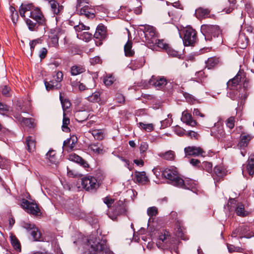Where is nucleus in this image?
<instances>
[{"instance_id":"1","label":"nucleus","mask_w":254,"mask_h":254,"mask_svg":"<svg viewBox=\"0 0 254 254\" xmlns=\"http://www.w3.org/2000/svg\"><path fill=\"white\" fill-rule=\"evenodd\" d=\"M87 245L88 250L85 252V254H112L106 245V241L97 238L96 235L90 236L87 239Z\"/></svg>"},{"instance_id":"2","label":"nucleus","mask_w":254,"mask_h":254,"mask_svg":"<svg viewBox=\"0 0 254 254\" xmlns=\"http://www.w3.org/2000/svg\"><path fill=\"white\" fill-rule=\"evenodd\" d=\"M197 40V33L195 29L188 26L183 30V41L185 46H193Z\"/></svg>"},{"instance_id":"3","label":"nucleus","mask_w":254,"mask_h":254,"mask_svg":"<svg viewBox=\"0 0 254 254\" xmlns=\"http://www.w3.org/2000/svg\"><path fill=\"white\" fill-rule=\"evenodd\" d=\"M201 32L205 39L211 41L212 37H218L221 34L219 27L216 25L203 24L201 26Z\"/></svg>"},{"instance_id":"4","label":"nucleus","mask_w":254,"mask_h":254,"mask_svg":"<svg viewBox=\"0 0 254 254\" xmlns=\"http://www.w3.org/2000/svg\"><path fill=\"white\" fill-rule=\"evenodd\" d=\"M162 175L165 178L169 180L171 182V184L174 186L176 187L177 185H178V183L183 182L182 178L179 177L178 171L175 167L165 169L162 173Z\"/></svg>"},{"instance_id":"5","label":"nucleus","mask_w":254,"mask_h":254,"mask_svg":"<svg viewBox=\"0 0 254 254\" xmlns=\"http://www.w3.org/2000/svg\"><path fill=\"white\" fill-rule=\"evenodd\" d=\"M63 79V74L61 71H58L53 75V79L49 81H45L44 84L47 91L58 90L61 87V81Z\"/></svg>"},{"instance_id":"6","label":"nucleus","mask_w":254,"mask_h":254,"mask_svg":"<svg viewBox=\"0 0 254 254\" xmlns=\"http://www.w3.org/2000/svg\"><path fill=\"white\" fill-rule=\"evenodd\" d=\"M81 185L86 190L93 191L99 187V183L97 179L92 176H88L81 180Z\"/></svg>"},{"instance_id":"7","label":"nucleus","mask_w":254,"mask_h":254,"mask_svg":"<svg viewBox=\"0 0 254 254\" xmlns=\"http://www.w3.org/2000/svg\"><path fill=\"white\" fill-rule=\"evenodd\" d=\"M21 206L28 213L39 215L41 213L40 208L34 201L30 202L25 199L21 200Z\"/></svg>"},{"instance_id":"8","label":"nucleus","mask_w":254,"mask_h":254,"mask_svg":"<svg viewBox=\"0 0 254 254\" xmlns=\"http://www.w3.org/2000/svg\"><path fill=\"white\" fill-rule=\"evenodd\" d=\"M211 135L216 138L219 141L225 140L226 135L224 130L223 126L221 123L217 122L214 124V127L211 128Z\"/></svg>"},{"instance_id":"9","label":"nucleus","mask_w":254,"mask_h":254,"mask_svg":"<svg viewBox=\"0 0 254 254\" xmlns=\"http://www.w3.org/2000/svg\"><path fill=\"white\" fill-rule=\"evenodd\" d=\"M22 227L28 231L31 230V235L34 241H42L41 234L34 224L24 223Z\"/></svg>"},{"instance_id":"10","label":"nucleus","mask_w":254,"mask_h":254,"mask_svg":"<svg viewBox=\"0 0 254 254\" xmlns=\"http://www.w3.org/2000/svg\"><path fill=\"white\" fill-rule=\"evenodd\" d=\"M149 84L155 87L157 89H161L164 87L167 83V80L164 77H155L152 76L148 81Z\"/></svg>"},{"instance_id":"11","label":"nucleus","mask_w":254,"mask_h":254,"mask_svg":"<svg viewBox=\"0 0 254 254\" xmlns=\"http://www.w3.org/2000/svg\"><path fill=\"white\" fill-rule=\"evenodd\" d=\"M29 17L35 20L39 25L45 24V19L39 8H33L32 7L30 12Z\"/></svg>"},{"instance_id":"12","label":"nucleus","mask_w":254,"mask_h":254,"mask_svg":"<svg viewBox=\"0 0 254 254\" xmlns=\"http://www.w3.org/2000/svg\"><path fill=\"white\" fill-rule=\"evenodd\" d=\"M242 173L246 176L248 173L250 176H253L254 174V154H252L245 165L243 166Z\"/></svg>"},{"instance_id":"13","label":"nucleus","mask_w":254,"mask_h":254,"mask_svg":"<svg viewBox=\"0 0 254 254\" xmlns=\"http://www.w3.org/2000/svg\"><path fill=\"white\" fill-rule=\"evenodd\" d=\"M144 35L148 42L150 44H154L156 38V34L154 28L150 26L144 27Z\"/></svg>"},{"instance_id":"14","label":"nucleus","mask_w":254,"mask_h":254,"mask_svg":"<svg viewBox=\"0 0 254 254\" xmlns=\"http://www.w3.org/2000/svg\"><path fill=\"white\" fill-rule=\"evenodd\" d=\"M182 183H178V185L176 187L181 188L184 189L190 190L192 192L197 193L198 191L196 187V183L192 180L186 179L184 180L182 179Z\"/></svg>"},{"instance_id":"15","label":"nucleus","mask_w":254,"mask_h":254,"mask_svg":"<svg viewBox=\"0 0 254 254\" xmlns=\"http://www.w3.org/2000/svg\"><path fill=\"white\" fill-rule=\"evenodd\" d=\"M181 121L187 125L191 127H194L197 125L196 121L193 119L191 114L188 113L187 110L182 112Z\"/></svg>"},{"instance_id":"16","label":"nucleus","mask_w":254,"mask_h":254,"mask_svg":"<svg viewBox=\"0 0 254 254\" xmlns=\"http://www.w3.org/2000/svg\"><path fill=\"white\" fill-rule=\"evenodd\" d=\"M79 13L88 18H93L95 17V10L91 6L86 5L81 8Z\"/></svg>"},{"instance_id":"17","label":"nucleus","mask_w":254,"mask_h":254,"mask_svg":"<svg viewBox=\"0 0 254 254\" xmlns=\"http://www.w3.org/2000/svg\"><path fill=\"white\" fill-rule=\"evenodd\" d=\"M184 150L186 155L189 156H198L202 155L204 152L202 148L196 146H189L186 147Z\"/></svg>"},{"instance_id":"18","label":"nucleus","mask_w":254,"mask_h":254,"mask_svg":"<svg viewBox=\"0 0 254 254\" xmlns=\"http://www.w3.org/2000/svg\"><path fill=\"white\" fill-rule=\"evenodd\" d=\"M252 139V136L248 133L243 132L240 136V140L238 144V146L240 148H244L247 146L250 140Z\"/></svg>"},{"instance_id":"19","label":"nucleus","mask_w":254,"mask_h":254,"mask_svg":"<svg viewBox=\"0 0 254 254\" xmlns=\"http://www.w3.org/2000/svg\"><path fill=\"white\" fill-rule=\"evenodd\" d=\"M106 36V28L102 24H100L96 28L94 37L96 39H104Z\"/></svg>"},{"instance_id":"20","label":"nucleus","mask_w":254,"mask_h":254,"mask_svg":"<svg viewBox=\"0 0 254 254\" xmlns=\"http://www.w3.org/2000/svg\"><path fill=\"white\" fill-rule=\"evenodd\" d=\"M210 12V10L208 8H204L200 7L195 10V15L198 19H203L208 17Z\"/></svg>"},{"instance_id":"21","label":"nucleus","mask_w":254,"mask_h":254,"mask_svg":"<svg viewBox=\"0 0 254 254\" xmlns=\"http://www.w3.org/2000/svg\"><path fill=\"white\" fill-rule=\"evenodd\" d=\"M59 29H51L49 38L53 46H56L59 42Z\"/></svg>"},{"instance_id":"22","label":"nucleus","mask_w":254,"mask_h":254,"mask_svg":"<svg viewBox=\"0 0 254 254\" xmlns=\"http://www.w3.org/2000/svg\"><path fill=\"white\" fill-rule=\"evenodd\" d=\"M235 212L238 216L245 217L249 215L248 211L245 210L244 205L242 203H238L235 208Z\"/></svg>"},{"instance_id":"23","label":"nucleus","mask_w":254,"mask_h":254,"mask_svg":"<svg viewBox=\"0 0 254 254\" xmlns=\"http://www.w3.org/2000/svg\"><path fill=\"white\" fill-rule=\"evenodd\" d=\"M69 159L73 162L80 164L84 168L88 167V164L87 163V162L81 157L75 154H72L70 155Z\"/></svg>"},{"instance_id":"24","label":"nucleus","mask_w":254,"mask_h":254,"mask_svg":"<svg viewBox=\"0 0 254 254\" xmlns=\"http://www.w3.org/2000/svg\"><path fill=\"white\" fill-rule=\"evenodd\" d=\"M51 10L55 14H59L63 9V6L55 0H51L50 1Z\"/></svg>"},{"instance_id":"25","label":"nucleus","mask_w":254,"mask_h":254,"mask_svg":"<svg viewBox=\"0 0 254 254\" xmlns=\"http://www.w3.org/2000/svg\"><path fill=\"white\" fill-rule=\"evenodd\" d=\"M135 178L136 181L142 185H145L149 181V180L146 176V174L144 172H136L135 174Z\"/></svg>"},{"instance_id":"26","label":"nucleus","mask_w":254,"mask_h":254,"mask_svg":"<svg viewBox=\"0 0 254 254\" xmlns=\"http://www.w3.org/2000/svg\"><path fill=\"white\" fill-rule=\"evenodd\" d=\"M26 148L29 152H32L35 149L36 141L31 136H28L25 141Z\"/></svg>"},{"instance_id":"27","label":"nucleus","mask_w":254,"mask_h":254,"mask_svg":"<svg viewBox=\"0 0 254 254\" xmlns=\"http://www.w3.org/2000/svg\"><path fill=\"white\" fill-rule=\"evenodd\" d=\"M170 239V236L169 232L163 230L159 233L158 236V243L160 244L161 242L167 244Z\"/></svg>"},{"instance_id":"28","label":"nucleus","mask_w":254,"mask_h":254,"mask_svg":"<svg viewBox=\"0 0 254 254\" xmlns=\"http://www.w3.org/2000/svg\"><path fill=\"white\" fill-rule=\"evenodd\" d=\"M75 116L77 121L82 122L88 119L89 114L86 111H79L76 113Z\"/></svg>"},{"instance_id":"29","label":"nucleus","mask_w":254,"mask_h":254,"mask_svg":"<svg viewBox=\"0 0 254 254\" xmlns=\"http://www.w3.org/2000/svg\"><path fill=\"white\" fill-rule=\"evenodd\" d=\"M85 68L81 65H74L71 67L70 72L72 75H77L84 72Z\"/></svg>"},{"instance_id":"30","label":"nucleus","mask_w":254,"mask_h":254,"mask_svg":"<svg viewBox=\"0 0 254 254\" xmlns=\"http://www.w3.org/2000/svg\"><path fill=\"white\" fill-rule=\"evenodd\" d=\"M132 43L131 41H128L124 46L125 54L127 57H131L134 54V51L132 49Z\"/></svg>"},{"instance_id":"31","label":"nucleus","mask_w":254,"mask_h":254,"mask_svg":"<svg viewBox=\"0 0 254 254\" xmlns=\"http://www.w3.org/2000/svg\"><path fill=\"white\" fill-rule=\"evenodd\" d=\"M158 155L163 159L168 161L174 160L175 157V152L172 150L167 151L165 153H160Z\"/></svg>"},{"instance_id":"32","label":"nucleus","mask_w":254,"mask_h":254,"mask_svg":"<svg viewBox=\"0 0 254 254\" xmlns=\"http://www.w3.org/2000/svg\"><path fill=\"white\" fill-rule=\"evenodd\" d=\"M32 7V4H21L19 10L20 16L25 17V13L27 11L31 12Z\"/></svg>"},{"instance_id":"33","label":"nucleus","mask_w":254,"mask_h":254,"mask_svg":"<svg viewBox=\"0 0 254 254\" xmlns=\"http://www.w3.org/2000/svg\"><path fill=\"white\" fill-rule=\"evenodd\" d=\"M10 238L11 244L13 248L17 251H20L21 250V245L17 238L14 235H11Z\"/></svg>"},{"instance_id":"34","label":"nucleus","mask_w":254,"mask_h":254,"mask_svg":"<svg viewBox=\"0 0 254 254\" xmlns=\"http://www.w3.org/2000/svg\"><path fill=\"white\" fill-rule=\"evenodd\" d=\"M114 207H115L114 212L116 215H119L124 212V207L122 201L116 203Z\"/></svg>"},{"instance_id":"35","label":"nucleus","mask_w":254,"mask_h":254,"mask_svg":"<svg viewBox=\"0 0 254 254\" xmlns=\"http://www.w3.org/2000/svg\"><path fill=\"white\" fill-rule=\"evenodd\" d=\"M70 123L69 119L66 117L64 113V117L63 120V125H62V130L66 132H68L70 131L69 128L68 127V125Z\"/></svg>"},{"instance_id":"36","label":"nucleus","mask_w":254,"mask_h":254,"mask_svg":"<svg viewBox=\"0 0 254 254\" xmlns=\"http://www.w3.org/2000/svg\"><path fill=\"white\" fill-rule=\"evenodd\" d=\"M241 76L237 74L233 79L229 80L227 82L228 87H235L238 84L241 80Z\"/></svg>"},{"instance_id":"37","label":"nucleus","mask_w":254,"mask_h":254,"mask_svg":"<svg viewBox=\"0 0 254 254\" xmlns=\"http://www.w3.org/2000/svg\"><path fill=\"white\" fill-rule=\"evenodd\" d=\"M60 100L64 111L65 110L68 109L70 107V102L68 101V100L66 99H64L61 93H60Z\"/></svg>"},{"instance_id":"38","label":"nucleus","mask_w":254,"mask_h":254,"mask_svg":"<svg viewBox=\"0 0 254 254\" xmlns=\"http://www.w3.org/2000/svg\"><path fill=\"white\" fill-rule=\"evenodd\" d=\"M214 173L218 177H222L225 174V169L221 166H217L214 168Z\"/></svg>"},{"instance_id":"39","label":"nucleus","mask_w":254,"mask_h":254,"mask_svg":"<svg viewBox=\"0 0 254 254\" xmlns=\"http://www.w3.org/2000/svg\"><path fill=\"white\" fill-rule=\"evenodd\" d=\"M100 95L99 92H95L87 97L89 101L92 102H99L100 101Z\"/></svg>"},{"instance_id":"40","label":"nucleus","mask_w":254,"mask_h":254,"mask_svg":"<svg viewBox=\"0 0 254 254\" xmlns=\"http://www.w3.org/2000/svg\"><path fill=\"white\" fill-rule=\"evenodd\" d=\"M139 127L147 132H150L154 129V126L152 124H144L139 123Z\"/></svg>"},{"instance_id":"41","label":"nucleus","mask_w":254,"mask_h":254,"mask_svg":"<svg viewBox=\"0 0 254 254\" xmlns=\"http://www.w3.org/2000/svg\"><path fill=\"white\" fill-rule=\"evenodd\" d=\"M92 134L97 140H102L104 138V134L101 130L95 129L92 131Z\"/></svg>"},{"instance_id":"42","label":"nucleus","mask_w":254,"mask_h":254,"mask_svg":"<svg viewBox=\"0 0 254 254\" xmlns=\"http://www.w3.org/2000/svg\"><path fill=\"white\" fill-rule=\"evenodd\" d=\"M236 0L230 1L228 0L226 2V5L229 4V8H227L226 7L223 9V11L226 12L227 13H230L234 8L235 4H236Z\"/></svg>"},{"instance_id":"43","label":"nucleus","mask_w":254,"mask_h":254,"mask_svg":"<svg viewBox=\"0 0 254 254\" xmlns=\"http://www.w3.org/2000/svg\"><path fill=\"white\" fill-rule=\"evenodd\" d=\"M173 19V14L171 12H168L162 15L163 21L165 23L171 22Z\"/></svg>"},{"instance_id":"44","label":"nucleus","mask_w":254,"mask_h":254,"mask_svg":"<svg viewBox=\"0 0 254 254\" xmlns=\"http://www.w3.org/2000/svg\"><path fill=\"white\" fill-rule=\"evenodd\" d=\"M77 141V138L75 137V138H70L69 139H67L66 140H65L64 142V146H66L67 144H69L70 145L69 147L71 150L72 149V148L74 147L75 143Z\"/></svg>"},{"instance_id":"45","label":"nucleus","mask_w":254,"mask_h":254,"mask_svg":"<svg viewBox=\"0 0 254 254\" xmlns=\"http://www.w3.org/2000/svg\"><path fill=\"white\" fill-rule=\"evenodd\" d=\"M25 22L27 26H28V28L31 31L35 30L37 25V22H34L31 20L27 18L25 19Z\"/></svg>"},{"instance_id":"46","label":"nucleus","mask_w":254,"mask_h":254,"mask_svg":"<svg viewBox=\"0 0 254 254\" xmlns=\"http://www.w3.org/2000/svg\"><path fill=\"white\" fill-rule=\"evenodd\" d=\"M166 51L169 56L172 57H178L180 56V54L178 51L174 50L169 46L166 49Z\"/></svg>"},{"instance_id":"47","label":"nucleus","mask_w":254,"mask_h":254,"mask_svg":"<svg viewBox=\"0 0 254 254\" xmlns=\"http://www.w3.org/2000/svg\"><path fill=\"white\" fill-rule=\"evenodd\" d=\"M183 95L186 98V101L190 104H193L196 101L195 97L188 93L184 92Z\"/></svg>"},{"instance_id":"48","label":"nucleus","mask_w":254,"mask_h":254,"mask_svg":"<svg viewBox=\"0 0 254 254\" xmlns=\"http://www.w3.org/2000/svg\"><path fill=\"white\" fill-rule=\"evenodd\" d=\"M47 158L49 161L52 163H55L56 162V159L55 157V152L54 150H50L46 154Z\"/></svg>"},{"instance_id":"49","label":"nucleus","mask_w":254,"mask_h":254,"mask_svg":"<svg viewBox=\"0 0 254 254\" xmlns=\"http://www.w3.org/2000/svg\"><path fill=\"white\" fill-rule=\"evenodd\" d=\"M22 122L25 126L29 127H34L35 126L34 123L32 119L23 118L22 119Z\"/></svg>"},{"instance_id":"50","label":"nucleus","mask_w":254,"mask_h":254,"mask_svg":"<svg viewBox=\"0 0 254 254\" xmlns=\"http://www.w3.org/2000/svg\"><path fill=\"white\" fill-rule=\"evenodd\" d=\"M154 44H156L158 47L162 48L165 50L169 46L168 44L164 43L163 40H159L157 39L155 40V42H154Z\"/></svg>"},{"instance_id":"51","label":"nucleus","mask_w":254,"mask_h":254,"mask_svg":"<svg viewBox=\"0 0 254 254\" xmlns=\"http://www.w3.org/2000/svg\"><path fill=\"white\" fill-rule=\"evenodd\" d=\"M158 213V209L156 207L152 206L147 209V214L150 217L156 216Z\"/></svg>"},{"instance_id":"52","label":"nucleus","mask_w":254,"mask_h":254,"mask_svg":"<svg viewBox=\"0 0 254 254\" xmlns=\"http://www.w3.org/2000/svg\"><path fill=\"white\" fill-rule=\"evenodd\" d=\"M201 167L208 173H210L212 171V165L209 162H203L201 165Z\"/></svg>"},{"instance_id":"53","label":"nucleus","mask_w":254,"mask_h":254,"mask_svg":"<svg viewBox=\"0 0 254 254\" xmlns=\"http://www.w3.org/2000/svg\"><path fill=\"white\" fill-rule=\"evenodd\" d=\"M226 124L227 127L230 129H232L235 126V118L230 117L226 121Z\"/></svg>"},{"instance_id":"54","label":"nucleus","mask_w":254,"mask_h":254,"mask_svg":"<svg viewBox=\"0 0 254 254\" xmlns=\"http://www.w3.org/2000/svg\"><path fill=\"white\" fill-rule=\"evenodd\" d=\"M75 30L77 32H81L84 30H89V27L88 26H86L83 23H79L77 25H75L74 27Z\"/></svg>"},{"instance_id":"55","label":"nucleus","mask_w":254,"mask_h":254,"mask_svg":"<svg viewBox=\"0 0 254 254\" xmlns=\"http://www.w3.org/2000/svg\"><path fill=\"white\" fill-rule=\"evenodd\" d=\"M10 107L7 105L0 102V113L1 114H5L9 110Z\"/></svg>"},{"instance_id":"56","label":"nucleus","mask_w":254,"mask_h":254,"mask_svg":"<svg viewBox=\"0 0 254 254\" xmlns=\"http://www.w3.org/2000/svg\"><path fill=\"white\" fill-rule=\"evenodd\" d=\"M90 148L93 152L98 154L101 153L102 152V149L96 144H92L90 145Z\"/></svg>"},{"instance_id":"57","label":"nucleus","mask_w":254,"mask_h":254,"mask_svg":"<svg viewBox=\"0 0 254 254\" xmlns=\"http://www.w3.org/2000/svg\"><path fill=\"white\" fill-rule=\"evenodd\" d=\"M1 93L3 95L6 96V97H9L11 95L10 94V88L5 85L1 89Z\"/></svg>"},{"instance_id":"58","label":"nucleus","mask_w":254,"mask_h":254,"mask_svg":"<svg viewBox=\"0 0 254 254\" xmlns=\"http://www.w3.org/2000/svg\"><path fill=\"white\" fill-rule=\"evenodd\" d=\"M114 81V78L112 76L110 75L104 80V82L106 86L111 85Z\"/></svg>"},{"instance_id":"59","label":"nucleus","mask_w":254,"mask_h":254,"mask_svg":"<svg viewBox=\"0 0 254 254\" xmlns=\"http://www.w3.org/2000/svg\"><path fill=\"white\" fill-rule=\"evenodd\" d=\"M104 202L107 204V206L109 208L112 204L114 202V199L107 196L104 199Z\"/></svg>"},{"instance_id":"60","label":"nucleus","mask_w":254,"mask_h":254,"mask_svg":"<svg viewBox=\"0 0 254 254\" xmlns=\"http://www.w3.org/2000/svg\"><path fill=\"white\" fill-rule=\"evenodd\" d=\"M90 62L91 64L94 65L96 64H101V60L99 57H95L90 59Z\"/></svg>"},{"instance_id":"61","label":"nucleus","mask_w":254,"mask_h":254,"mask_svg":"<svg viewBox=\"0 0 254 254\" xmlns=\"http://www.w3.org/2000/svg\"><path fill=\"white\" fill-rule=\"evenodd\" d=\"M148 148V145L145 142H142L140 144V151L141 153L145 152Z\"/></svg>"},{"instance_id":"62","label":"nucleus","mask_w":254,"mask_h":254,"mask_svg":"<svg viewBox=\"0 0 254 254\" xmlns=\"http://www.w3.org/2000/svg\"><path fill=\"white\" fill-rule=\"evenodd\" d=\"M116 100L118 103H123L125 99L124 96L122 94L117 93L116 95Z\"/></svg>"},{"instance_id":"63","label":"nucleus","mask_w":254,"mask_h":254,"mask_svg":"<svg viewBox=\"0 0 254 254\" xmlns=\"http://www.w3.org/2000/svg\"><path fill=\"white\" fill-rule=\"evenodd\" d=\"M175 132L176 134L180 136H183L186 134V131L183 128H181L179 127H177L175 129Z\"/></svg>"},{"instance_id":"64","label":"nucleus","mask_w":254,"mask_h":254,"mask_svg":"<svg viewBox=\"0 0 254 254\" xmlns=\"http://www.w3.org/2000/svg\"><path fill=\"white\" fill-rule=\"evenodd\" d=\"M83 36L82 39H85L86 41H89L91 39L92 37V34L91 33H89L88 32H83L82 34Z\"/></svg>"}]
</instances>
